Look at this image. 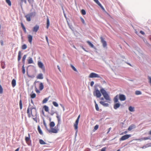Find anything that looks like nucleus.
Wrapping results in <instances>:
<instances>
[{"label": "nucleus", "mask_w": 151, "mask_h": 151, "mask_svg": "<svg viewBox=\"0 0 151 151\" xmlns=\"http://www.w3.org/2000/svg\"><path fill=\"white\" fill-rule=\"evenodd\" d=\"M27 113L29 117H35L37 115L36 109L33 106L29 105L27 110Z\"/></svg>", "instance_id": "f257e3e1"}, {"label": "nucleus", "mask_w": 151, "mask_h": 151, "mask_svg": "<svg viewBox=\"0 0 151 151\" xmlns=\"http://www.w3.org/2000/svg\"><path fill=\"white\" fill-rule=\"evenodd\" d=\"M38 83L36 85H35V91L37 93H40V91L42 90L44 88V85L42 82H40L38 81L36 82Z\"/></svg>", "instance_id": "f03ea898"}, {"label": "nucleus", "mask_w": 151, "mask_h": 151, "mask_svg": "<svg viewBox=\"0 0 151 151\" xmlns=\"http://www.w3.org/2000/svg\"><path fill=\"white\" fill-rule=\"evenodd\" d=\"M100 91L103 96L104 97L108 102L110 101L111 99L109 95L106 91L103 88H101L100 90Z\"/></svg>", "instance_id": "7ed1b4c3"}, {"label": "nucleus", "mask_w": 151, "mask_h": 151, "mask_svg": "<svg viewBox=\"0 0 151 151\" xmlns=\"http://www.w3.org/2000/svg\"><path fill=\"white\" fill-rule=\"evenodd\" d=\"M58 127H55L54 128L53 127L50 128V129H47L48 132L49 133H56L58 132Z\"/></svg>", "instance_id": "20e7f679"}, {"label": "nucleus", "mask_w": 151, "mask_h": 151, "mask_svg": "<svg viewBox=\"0 0 151 151\" xmlns=\"http://www.w3.org/2000/svg\"><path fill=\"white\" fill-rule=\"evenodd\" d=\"M80 115H79L78 116L77 119L76 120V121L75 123L74 124V126L75 129V130H76V132H77V131H78V124L79 119H80Z\"/></svg>", "instance_id": "39448f33"}, {"label": "nucleus", "mask_w": 151, "mask_h": 151, "mask_svg": "<svg viewBox=\"0 0 151 151\" xmlns=\"http://www.w3.org/2000/svg\"><path fill=\"white\" fill-rule=\"evenodd\" d=\"M89 77L90 78H101V76L99 75L94 73H91L89 75Z\"/></svg>", "instance_id": "423d86ee"}, {"label": "nucleus", "mask_w": 151, "mask_h": 151, "mask_svg": "<svg viewBox=\"0 0 151 151\" xmlns=\"http://www.w3.org/2000/svg\"><path fill=\"white\" fill-rule=\"evenodd\" d=\"M33 13H31L28 14L25 16V17L26 18V20L28 22H29L31 20V18L33 16Z\"/></svg>", "instance_id": "0eeeda50"}, {"label": "nucleus", "mask_w": 151, "mask_h": 151, "mask_svg": "<svg viewBox=\"0 0 151 151\" xmlns=\"http://www.w3.org/2000/svg\"><path fill=\"white\" fill-rule=\"evenodd\" d=\"M131 136V134H126L122 136L121 138L119 139L120 141H124L128 139Z\"/></svg>", "instance_id": "6e6552de"}, {"label": "nucleus", "mask_w": 151, "mask_h": 151, "mask_svg": "<svg viewBox=\"0 0 151 151\" xmlns=\"http://www.w3.org/2000/svg\"><path fill=\"white\" fill-rule=\"evenodd\" d=\"M94 95L96 96L97 97L99 98L101 96L100 92L98 90H96L93 93Z\"/></svg>", "instance_id": "1a4fd4ad"}, {"label": "nucleus", "mask_w": 151, "mask_h": 151, "mask_svg": "<svg viewBox=\"0 0 151 151\" xmlns=\"http://www.w3.org/2000/svg\"><path fill=\"white\" fill-rule=\"evenodd\" d=\"M38 67L42 69L43 71H45V69L43 63L40 61H38L37 63Z\"/></svg>", "instance_id": "9d476101"}, {"label": "nucleus", "mask_w": 151, "mask_h": 151, "mask_svg": "<svg viewBox=\"0 0 151 151\" xmlns=\"http://www.w3.org/2000/svg\"><path fill=\"white\" fill-rule=\"evenodd\" d=\"M100 38L101 39V42L102 44L103 47H106L107 45L106 42L104 40V39L102 37H101Z\"/></svg>", "instance_id": "9b49d317"}, {"label": "nucleus", "mask_w": 151, "mask_h": 151, "mask_svg": "<svg viewBox=\"0 0 151 151\" xmlns=\"http://www.w3.org/2000/svg\"><path fill=\"white\" fill-rule=\"evenodd\" d=\"M28 137H25V141L29 145V143L31 142L30 140V136L29 134H28Z\"/></svg>", "instance_id": "f8f14e48"}, {"label": "nucleus", "mask_w": 151, "mask_h": 151, "mask_svg": "<svg viewBox=\"0 0 151 151\" xmlns=\"http://www.w3.org/2000/svg\"><path fill=\"white\" fill-rule=\"evenodd\" d=\"M119 100L121 101H124L126 99L125 96L123 94H119Z\"/></svg>", "instance_id": "ddd939ff"}, {"label": "nucleus", "mask_w": 151, "mask_h": 151, "mask_svg": "<svg viewBox=\"0 0 151 151\" xmlns=\"http://www.w3.org/2000/svg\"><path fill=\"white\" fill-rule=\"evenodd\" d=\"M39 26L38 25H36L34 27H33L32 29V31L33 32H36L39 30Z\"/></svg>", "instance_id": "4468645a"}, {"label": "nucleus", "mask_w": 151, "mask_h": 151, "mask_svg": "<svg viewBox=\"0 0 151 151\" xmlns=\"http://www.w3.org/2000/svg\"><path fill=\"white\" fill-rule=\"evenodd\" d=\"M28 41L30 44H31L32 40V36L31 35H29L28 36Z\"/></svg>", "instance_id": "2eb2a0df"}, {"label": "nucleus", "mask_w": 151, "mask_h": 151, "mask_svg": "<svg viewBox=\"0 0 151 151\" xmlns=\"http://www.w3.org/2000/svg\"><path fill=\"white\" fill-rule=\"evenodd\" d=\"M37 79H42L43 78V75L42 73L39 74L36 77Z\"/></svg>", "instance_id": "dca6fc26"}, {"label": "nucleus", "mask_w": 151, "mask_h": 151, "mask_svg": "<svg viewBox=\"0 0 151 151\" xmlns=\"http://www.w3.org/2000/svg\"><path fill=\"white\" fill-rule=\"evenodd\" d=\"M120 106V104L119 103H116L114 104V108L115 109H116L118 108H119Z\"/></svg>", "instance_id": "f3484780"}, {"label": "nucleus", "mask_w": 151, "mask_h": 151, "mask_svg": "<svg viewBox=\"0 0 151 151\" xmlns=\"http://www.w3.org/2000/svg\"><path fill=\"white\" fill-rule=\"evenodd\" d=\"M135 127V125L134 124H132L129 126V127L128 129V130L129 131H131Z\"/></svg>", "instance_id": "a211bd4d"}, {"label": "nucleus", "mask_w": 151, "mask_h": 151, "mask_svg": "<svg viewBox=\"0 0 151 151\" xmlns=\"http://www.w3.org/2000/svg\"><path fill=\"white\" fill-rule=\"evenodd\" d=\"M99 6H100L102 9H104V8L101 5V4L100 3L99 1L98 0H93Z\"/></svg>", "instance_id": "6ab92c4d"}, {"label": "nucleus", "mask_w": 151, "mask_h": 151, "mask_svg": "<svg viewBox=\"0 0 151 151\" xmlns=\"http://www.w3.org/2000/svg\"><path fill=\"white\" fill-rule=\"evenodd\" d=\"M99 103L101 104L104 106H108L109 105V104L108 103H105L103 101H100Z\"/></svg>", "instance_id": "aec40b11"}, {"label": "nucleus", "mask_w": 151, "mask_h": 151, "mask_svg": "<svg viewBox=\"0 0 151 151\" xmlns=\"http://www.w3.org/2000/svg\"><path fill=\"white\" fill-rule=\"evenodd\" d=\"M21 58V51H19L18 52V61H19Z\"/></svg>", "instance_id": "412c9836"}, {"label": "nucleus", "mask_w": 151, "mask_h": 151, "mask_svg": "<svg viewBox=\"0 0 151 151\" xmlns=\"http://www.w3.org/2000/svg\"><path fill=\"white\" fill-rule=\"evenodd\" d=\"M12 86L14 87L16 85V81L15 79H13L12 81Z\"/></svg>", "instance_id": "4be33fe9"}, {"label": "nucleus", "mask_w": 151, "mask_h": 151, "mask_svg": "<svg viewBox=\"0 0 151 151\" xmlns=\"http://www.w3.org/2000/svg\"><path fill=\"white\" fill-rule=\"evenodd\" d=\"M118 95H117L116 96H115L114 99V101L115 103H116L118 102Z\"/></svg>", "instance_id": "5701e85b"}, {"label": "nucleus", "mask_w": 151, "mask_h": 151, "mask_svg": "<svg viewBox=\"0 0 151 151\" xmlns=\"http://www.w3.org/2000/svg\"><path fill=\"white\" fill-rule=\"evenodd\" d=\"M27 57V55H24L22 59V62L23 64L24 65L25 62V60Z\"/></svg>", "instance_id": "b1692460"}, {"label": "nucleus", "mask_w": 151, "mask_h": 151, "mask_svg": "<svg viewBox=\"0 0 151 151\" xmlns=\"http://www.w3.org/2000/svg\"><path fill=\"white\" fill-rule=\"evenodd\" d=\"M37 130L39 132L40 134L42 135L43 134V133L42 132V131L40 127L39 126H38Z\"/></svg>", "instance_id": "393cba45"}, {"label": "nucleus", "mask_w": 151, "mask_h": 151, "mask_svg": "<svg viewBox=\"0 0 151 151\" xmlns=\"http://www.w3.org/2000/svg\"><path fill=\"white\" fill-rule=\"evenodd\" d=\"M55 125V124L53 122H51L50 124V128L53 127Z\"/></svg>", "instance_id": "a878e982"}, {"label": "nucleus", "mask_w": 151, "mask_h": 151, "mask_svg": "<svg viewBox=\"0 0 151 151\" xmlns=\"http://www.w3.org/2000/svg\"><path fill=\"white\" fill-rule=\"evenodd\" d=\"M50 26V21L48 18H47V28L48 29Z\"/></svg>", "instance_id": "bb28decb"}, {"label": "nucleus", "mask_w": 151, "mask_h": 151, "mask_svg": "<svg viewBox=\"0 0 151 151\" xmlns=\"http://www.w3.org/2000/svg\"><path fill=\"white\" fill-rule=\"evenodd\" d=\"M129 110L130 111L133 112L134 111V108L132 106H130L129 108Z\"/></svg>", "instance_id": "cd10ccee"}, {"label": "nucleus", "mask_w": 151, "mask_h": 151, "mask_svg": "<svg viewBox=\"0 0 151 151\" xmlns=\"http://www.w3.org/2000/svg\"><path fill=\"white\" fill-rule=\"evenodd\" d=\"M43 108L44 109L45 111L46 112H48L49 111V108L48 107L46 106H45L43 107Z\"/></svg>", "instance_id": "c85d7f7f"}, {"label": "nucleus", "mask_w": 151, "mask_h": 151, "mask_svg": "<svg viewBox=\"0 0 151 151\" xmlns=\"http://www.w3.org/2000/svg\"><path fill=\"white\" fill-rule=\"evenodd\" d=\"M87 42L88 43V44L91 47H94V45H93L89 41H87Z\"/></svg>", "instance_id": "c756f323"}, {"label": "nucleus", "mask_w": 151, "mask_h": 151, "mask_svg": "<svg viewBox=\"0 0 151 151\" xmlns=\"http://www.w3.org/2000/svg\"><path fill=\"white\" fill-rule=\"evenodd\" d=\"M6 3L8 4L9 6H11L12 5L11 2L10 0H5Z\"/></svg>", "instance_id": "7c9ffc66"}, {"label": "nucleus", "mask_w": 151, "mask_h": 151, "mask_svg": "<svg viewBox=\"0 0 151 151\" xmlns=\"http://www.w3.org/2000/svg\"><path fill=\"white\" fill-rule=\"evenodd\" d=\"M28 63L29 64H31L33 63V61L32 58H30L28 60Z\"/></svg>", "instance_id": "2f4dec72"}, {"label": "nucleus", "mask_w": 151, "mask_h": 151, "mask_svg": "<svg viewBox=\"0 0 151 151\" xmlns=\"http://www.w3.org/2000/svg\"><path fill=\"white\" fill-rule=\"evenodd\" d=\"M39 142L41 145H45L46 144L45 142L42 140L40 139L39 140Z\"/></svg>", "instance_id": "473e14b6"}, {"label": "nucleus", "mask_w": 151, "mask_h": 151, "mask_svg": "<svg viewBox=\"0 0 151 151\" xmlns=\"http://www.w3.org/2000/svg\"><path fill=\"white\" fill-rule=\"evenodd\" d=\"M95 103V108L96 110L97 111H99V108L98 105L97 104H96V102L95 101H94Z\"/></svg>", "instance_id": "72a5a7b5"}, {"label": "nucleus", "mask_w": 151, "mask_h": 151, "mask_svg": "<svg viewBox=\"0 0 151 151\" xmlns=\"http://www.w3.org/2000/svg\"><path fill=\"white\" fill-rule=\"evenodd\" d=\"M49 99V98H45L42 101L43 103H45L48 101Z\"/></svg>", "instance_id": "f704fd0d"}, {"label": "nucleus", "mask_w": 151, "mask_h": 151, "mask_svg": "<svg viewBox=\"0 0 151 151\" xmlns=\"http://www.w3.org/2000/svg\"><path fill=\"white\" fill-rule=\"evenodd\" d=\"M19 106L20 108L21 109H22V101L21 100H20L19 101Z\"/></svg>", "instance_id": "c9c22d12"}, {"label": "nucleus", "mask_w": 151, "mask_h": 151, "mask_svg": "<svg viewBox=\"0 0 151 151\" xmlns=\"http://www.w3.org/2000/svg\"><path fill=\"white\" fill-rule=\"evenodd\" d=\"M27 48V46L25 44H24L22 46V48L23 50L26 49Z\"/></svg>", "instance_id": "e433bc0d"}, {"label": "nucleus", "mask_w": 151, "mask_h": 151, "mask_svg": "<svg viewBox=\"0 0 151 151\" xmlns=\"http://www.w3.org/2000/svg\"><path fill=\"white\" fill-rule=\"evenodd\" d=\"M52 104L55 107H58V104L55 101H53L52 102Z\"/></svg>", "instance_id": "4c0bfd02"}, {"label": "nucleus", "mask_w": 151, "mask_h": 151, "mask_svg": "<svg viewBox=\"0 0 151 151\" xmlns=\"http://www.w3.org/2000/svg\"><path fill=\"white\" fill-rule=\"evenodd\" d=\"M141 94H142L141 92L140 91H135V94L136 95H140Z\"/></svg>", "instance_id": "58836bf2"}, {"label": "nucleus", "mask_w": 151, "mask_h": 151, "mask_svg": "<svg viewBox=\"0 0 151 151\" xmlns=\"http://www.w3.org/2000/svg\"><path fill=\"white\" fill-rule=\"evenodd\" d=\"M36 95L35 93H33L31 95V98L33 99L36 97Z\"/></svg>", "instance_id": "ea45409f"}, {"label": "nucleus", "mask_w": 151, "mask_h": 151, "mask_svg": "<svg viewBox=\"0 0 151 151\" xmlns=\"http://www.w3.org/2000/svg\"><path fill=\"white\" fill-rule=\"evenodd\" d=\"M81 13L83 15H85L86 14V12L85 10L84 9L81 10Z\"/></svg>", "instance_id": "a19ab883"}, {"label": "nucleus", "mask_w": 151, "mask_h": 151, "mask_svg": "<svg viewBox=\"0 0 151 151\" xmlns=\"http://www.w3.org/2000/svg\"><path fill=\"white\" fill-rule=\"evenodd\" d=\"M99 125H96V126H95L94 127V129L93 130H94V131H95L96 130H97L98 128H99Z\"/></svg>", "instance_id": "79ce46f5"}, {"label": "nucleus", "mask_w": 151, "mask_h": 151, "mask_svg": "<svg viewBox=\"0 0 151 151\" xmlns=\"http://www.w3.org/2000/svg\"><path fill=\"white\" fill-rule=\"evenodd\" d=\"M3 92V89L1 86L0 85V93L2 94Z\"/></svg>", "instance_id": "37998d69"}, {"label": "nucleus", "mask_w": 151, "mask_h": 151, "mask_svg": "<svg viewBox=\"0 0 151 151\" xmlns=\"http://www.w3.org/2000/svg\"><path fill=\"white\" fill-rule=\"evenodd\" d=\"M24 64L22 67V71L23 74H24L25 72V68L24 66Z\"/></svg>", "instance_id": "c03bdc74"}, {"label": "nucleus", "mask_w": 151, "mask_h": 151, "mask_svg": "<svg viewBox=\"0 0 151 151\" xmlns=\"http://www.w3.org/2000/svg\"><path fill=\"white\" fill-rule=\"evenodd\" d=\"M21 27L23 30H24L26 29L25 27L24 26V24H23V23H21Z\"/></svg>", "instance_id": "a18cd8bd"}, {"label": "nucleus", "mask_w": 151, "mask_h": 151, "mask_svg": "<svg viewBox=\"0 0 151 151\" xmlns=\"http://www.w3.org/2000/svg\"><path fill=\"white\" fill-rule=\"evenodd\" d=\"M21 27L23 30H24L26 29L25 27L24 26V24H23V23H21Z\"/></svg>", "instance_id": "49530a36"}, {"label": "nucleus", "mask_w": 151, "mask_h": 151, "mask_svg": "<svg viewBox=\"0 0 151 151\" xmlns=\"http://www.w3.org/2000/svg\"><path fill=\"white\" fill-rule=\"evenodd\" d=\"M81 21L82 22V23L84 24H85V21L84 19L82 18V17H81Z\"/></svg>", "instance_id": "de8ad7c7"}, {"label": "nucleus", "mask_w": 151, "mask_h": 151, "mask_svg": "<svg viewBox=\"0 0 151 151\" xmlns=\"http://www.w3.org/2000/svg\"><path fill=\"white\" fill-rule=\"evenodd\" d=\"M37 115H36V116L35 117H34L33 118V119L36 122H37Z\"/></svg>", "instance_id": "09e8293b"}, {"label": "nucleus", "mask_w": 151, "mask_h": 151, "mask_svg": "<svg viewBox=\"0 0 151 151\" xmlns=\"http://www.w3.org/2000/svg\"><path fill=\"white\" fill-rule=\"evenodd\" d=\"M71 67L72 68V69L76 71H77V70L75 68L73 65H71Z\"/></svg>", "instance_id": "8fccbe9b"}, {"label": "nucleus", "mask_w": 151, "mask_h": 151, "mask_svg": "<svg viewBox=\"0 0 151 151\" xmlns=\"http://www.w3.org/2000/svg\"><path fill=\"white\" fill-rule=\"evenodd\" d=\"M148 79L149 80V83H150V85L151 86V77L149 76L148 77Z\"/></svg>", "instance_id": "3c124183"}, {"label": "nucleus", "mask_w": 151, "mask_h": 151, "mask_svg": "<svg viewBox=\"0 0 151 151\" xmlns=\"http://www.w3.org/2000/svg\"><path fill=\"white\" fill-rule=\"evenodd\" d=\"M56 117L58 119V122H59L60 120V117L58 115L56 116Z\"/></svg>", "instance_id": "603ef678"}, {"label": "nucleus", "mask_w": 151, "mask_h": 151, "mask_svg": "<svg viewBox=\"0 0 151 151\" xmlns=\"http://www.w3.org/2000/svg\"><path fill=\"white\" fill-rule=\"evenodd\" d=\"M106 147H104L101 150V151H106Z\"/></svg>", "instance_id": "864d4df0"}, {"label": "nucleus", "mask_w": 151, "mask_h": 151, "mask_svg": "<svg viewBox=\"0 0 151 151\" xmlns=\"http://www.w3.org/2000/svg\"><path fill=\"white\" fill-rule=\"evenodd\" d=\"M94 84V82L93 81H91V82L90 85L91 86H93Z\"/></svg>", "instance_id": "5fc2aeb1"}, {"label": "nucleus", "mask_w": 151, "mask_h": 151, "mask_svg": "<svg viewBox=\"0 0 151 151\" xmlns=\"http://www.w3.org/2000/svg\"><path fill=\"white\" fill-rule=\"evenodd\" d=\"M127 133V131H125L124 132H123L121 133V134H120V135H123L124 134H126Z\"/></svg>", "instance_id": "6e6d98bb"}, {"label": "nucleus", "mask_w": 151, "mask_h": 151, "mask_svg": "<svg viewBox=\"0 0 151 151\" xmlns=\"http://www.w3.org/2000/svg\"><path fill=\"white\" fill-rule=\"evenodd\" d=\"M45 38H46V39L47 42L48 44H49V42L48 40L47 37V36H45Z\"/></svg>", "instance_id": "4d7b16f0"}, {"label": "nucleus", "mask_w": 151, "mask_h": 151, "mask_svg": "<svg viewBox=\"0 0 151 151\" xmlns=\"http://www.w3.org/2000/svg\"><path fill=\"white\" fill-rule=\"evenodd\" d=\"M140 33L141 34H142V35H144L145 34V33H144V32H143V31H140Z\"/></svg>", "instance_id": "13d9d810"}, {"label": "nucleus", "mask_w": 151, "mask_h": 151, "mask_svg": "<svg viewBox=\"0 0 151 151\" xmlns=\"http://www.w3.org/2000/svg\"><path fill=\"white\" fill-rule=\"evenodd\" d=\"M57 67H58V69L59 70V71H60V72H61V71L60 68V66L59 65H58Z\"/></svg>", "instance_id": "bf43d9fd"}, {"label": "nucleus", "mask_w": 151, "mask_h": 151, "mask_svg": "<svg viewBox=\"0 0 151 151\" xmlns=\"http://www.w3.org/2000/svg\"><path fill=\"white\" fill-rule=\"evenodd\" d=\"M143 139L144 140H147V139H149V137H144L143 138Z\"/></svg>", "instance_id": "052dcab7"}, {"label": "nucleus", "mask_w": 151, "mask_h": 151, "mask_svg": "<svg viewBox=\"0 0 151 151\" xmlns=\"http://www.w3.org/2000/svg\"><path fill=\"white\" fill-rule=\"evenodd\" d=\"M43 124H44V126H45L46 128L47 129V127L46 124L45 123V121H44Z\"/></svg>", "instance_id": "680f3d73"}, {"label": "nucleus", "mask_w": 151, "mask_h": 151, "mask_svg": "<svg viewBox=\"0 0 151 151\" xmlns=\"http://www.w3.org/2000/svg\"><path fill=\"white\" fill-rule=\"evenodd\" d=\"M29 3H31L33 1V0H28Z\"/></svg>", "instance_id": "e2e57ef3"}, {"label": "nucleus", "mask_w": 151, "mask_h": 151, "mask_svg": "<svg viewBox=\"0 0 151 151\" xmlns=\"http://www.w3.org/2000/svg\"><path fill=\"white\" fill-rule=\"evenodd\" d=\"M126 63L128 65H130V66H132L131 65L130 63H127V62H126Z\"/></svg>", "instance_id": "0e129e2a"}, {"label": "nucleus", "mask_w": 151, "mask_h": 151, "mask_svg": "<svg viewBox=\"0 0 151 151\" xmlns=\"http://www.w3.org/2000/svg\"><path fill=\"white\" fill-rule=\"evenodd\" d=\"M19 148H17V149L15 150V151H19Z\"/></svg>", "instance_id": "69168bd1"}, {"label": "nucleus", "mask_w": 151, "mask_h": 151, "mask_svg": "<svg viewBox=\"0 0 151 151\" xmlns=\"http://www.w3.org/2000/svg\"><path fill=\"white\" fill-rule=\"evenodd\" d=\"M111 128L110 127V128H109V129H108V132H107V133H108L109 132V131H110V130H111Z\"/></svg>", "instance_id": "338daca9"}, {"label": "nucleus", "mask_w": 151, "mask_h": 151, "mask_svg": "<svg viewBox=\"0 0 151 151\" xmlns=\"http://www.w3.org/2000/svg\"><path fill=\"white\" fill-rule=\"evenodd\" d=\"M149 134L151 135V130L149 132Z\"/></svg>", "instance_id": "774afa93"}]
</instances>
